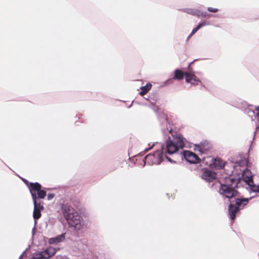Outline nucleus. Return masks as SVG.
I'll return each instance as SVG.
<instances>
[{"mask_svg": "<svg viewBox=\"0 0 259 259\" xmlns=\"http://www.w3.org/2000/svg\"><path fill=\"white\" fill-rule=\"evenodd\" d=\"M63 215L70 228L77 231L81 230L84 228V223L82 218L72 207L64 206L62 208Z\"/></svg>", "mask_w": 259, "mask_h": 259, "instance_id": "nucleus-1", "label": "nucleus"}, {"mask_svg": "<svg viewBox=\"0 0 259 259\" xmlns=\"http://www.w3.org/2000/svg\"><path fill=\"white\" fill-rule=\"evenodd\" d=\"M238 180L232 177H228L225 178L224 184H221L219 189V192L223 196L228 198L235 197L237 194V191L235 188L237 187Z\"/></svg>", "mask_w": 259, "mask_h": 259, "instance_id": "nucleus-2", "label": "nucleus"}, {"mask_svg": "<svg viewBox=\"0 0 259 259\" xmlns=\"http://www.w3.org/2000/svg\"><path fill=\"white\" fill-rule=\"evenodd\" d=\"M184 146V142L182 137H173L166 141V150L168 154H172L177 152L179 149H182Z\"/></svg>", "mask_w": 259, "mask_h": 259, "instance_id": "nucleus-3", "label": "nucleus"}, {"mask_svg": "<svg viewBox=\"0 0 259 259\" xmlns=\"http://www.w3.org/2000/svg\"><path fill=\"white\" fill-rule=\"evenodd\" d=\"M251 198H249V199ZM248 198L236 199L235 205L231 204L229 207V214L232 221L235 218L236 214L248 203Z\"/></svg>", "mask_w": 259, "mask_h": 259, "instance_id": "nucleus-4", "label": "nucleus"}, {"mask_svg": "<svg viewBox=\"0 0 259 259\" xmlns=\"http://www.w3.org/2000/svg\"><path fill=\"white\" fill-rule=\"evenodd\" d=\"M163 160L162 150H156L153 154H149L144 158L145 164L149 165L153 164H159Z\"/></svg>", "mask_w": 259, "mask_h": 259, "instance_id": "nucleus-5", "label": "nucleus"}, {"mask_svg": "<svg viewBox=\"0 0 259 259\" xmlns=\"http://www.w3.org/2000/svg\"><path fill=\"white\" fill-rule=\"evenodd\" d=\"M56 249L50 247L46 250L33 253L31 259H47L56 253Z\"/></svg>", "mask_w": 259, "mask_h": 259, "instance_id": "nucleus-6", "label": "nucleus"}, {"mask_svg": "<svg viewBox=\"0 0 259 259\" xmlns=\"http://www.w3.org/2000/svg\"><path fill=\"white\" fill-rule=\"evenodd\" d=\"M202 160L203 163L210 166L222 168L225 166V163L219 158L207 156L203 157Z\"/></svg>", "mask_w": 259, "mask_h": 259, "instance_id": "nucleus-7", "label": "nucleus"}, {"mask_svg": "<svg viewBox=\"0 0 259 259\" xmlns=\"http://www.w3.org/2000/svg\"><path fill=\"white\" fill-rule=\"evenodd\" d=\"M41 186L38 183H31L30 184L29 190L30 193L33 192L32 193L37 192V195L39 198L43 199L46 196V192L44 190H41Z\"/></svg>", "mask_w": 259, "mask_h": 259, "instance_id": "nucleus-8", "label": "nucleus"}, {"mask_svg": "<svg viewBox=\"0 0 259 259\" xmlns=\"http://www.w3.org/2000/svg\"><path fill=\"white\" fill-rule=\"evenodd\" d=\"M183 155L185 159L190 163H196L200 161L198 156L192 152L184 151Z\"/></svg>", "mask_w": 259, "mask_h": 259, "instance_id": "nucleus-9", "label": "nucleus"}, {"mask_svg": "<svg viewBox=\"0 0 259 259\" xmlns=\"http://www.w3.org/2000/svg\"><path fill=\"white\" fill-rule=\"evenodd\" d=\"M217 174L210 170H204L202 175V178L207 182L212 181L217 178Z\"/></svg>", "mask_w": 259, "mask_h": 259, "instance_id": "nucleus-10", "label": "nucleus"}, {"mask_svg": "<svg viewBox=\"0 0 259 259\" xmlns=\"http://www.w3.org/2000/svg\"><path fill=\"white\" fill-rule=\"evenodd\" d=\"M186 81L192 84H198L200 82L199 79L193 74L186 72Z\"/></svg>", "mask_w": 259, "mask_h": 259, "instance_id": "nucleus-11", "label": "nucleus"}, {"mask_svg": "<svg viewBox=\"0 0 259 259\" xmlns=\"http://www.w3.org/2000/svg\"><path fill=\"white\" fill-rule=\"evenodd\" d=\"M245 178V182L249 186L250 189L253 192H259V185L257 186L254 185L252 177L250 176Z\"/></svg>", "mask_w": 259, "mask_h": 259, "instance_id": "nucleus-12", "label": "nucleus"}, {"mask_svg": "<svg viewBox=\"0 0 259 259\" xmlns=\"http://www.w3.org/2000/svg\"><path fill=\"white\" fill-rule=\"evenodd\" d=\"M66 233H62L56 237L49 239V242L50 244H57L63 241L65 239Z\"/></svg>", "mask_w": 259, "mask_h": 259, "instance_id": "nucleus-13", "label": "nucleus"}, {"mask_svg": "<svg viewBox=\"0 0 259 259\" xmlns=\"http://www.w3.org/2000/svg\"><path fill=\"white\" fill-rule=\"evenodd\" d=\"M31 192V196L33 199V203H34V208L36 207V209L41 210L43 208V206L41 204L40 202L37 203L36 200V196L35 193H32Z\"/></svg>", "mask_w": 259, "mask_h": 259, "instance_id": "nucleus-14", "label": "nucleus"}, {"mask_svg": "<svg viewBox=\"0 0 259 259\" xmlns=\"http://www.w3.org/2000/svg\"><path fill=\"white\" fill-rule=\"evenodd\" d=\"M184 12L186 13L191 14L192 15L196 16L197 17H200V11L198 10L192 9H186L184 10Z\"/></svg>", "mask_w": 259, "mask_h": 259, "instance_id": "nucleus-15", "label": "nucleus"}, {"mask_svg": "<svg viewBox=\"0 0 259 259\" xmlns=\"http://www.w3.org/2000/svg\"><path fill=\"white\" fill-rule=\"evenodd\" d=\"M184 75H185V73H184L182 71L179 69H176L175 71L174 78L179 80L182 79L183 78Z\"/></svg>", "mask_w": 259, "mask_h": 259, "instance_id": "nucleus-16", "label": "nucleus"}, {"mask_svg": "<svg viewBox=\"0 0 259 259\" xmlns=\"http://www.w3.org/2000/svg\"><path fill=\"white\" fill-rule=\"evenodd\" d=\"M152 87L151 84L147 83L145 86L141 87V91L140 93L141 95H144L146 94L148 91H149Z\"/></svg>", "mask_w": 259, "mask_h": 259, "instance_id": "nucleus-17", "label": "nucleus"}, {"mask_svg": "<svg viewBox=\"0 0 259 259\" xmlns=\"http://www.w3.org/2000/svg\"><path fill=\"white\" fill-rule=\"evenodd\" d=\"M33 217L35 221V225L36 223V220L38 219L41 217L40 210L39 209H36V207L34 208Z\"/></svg>", "mask_w": 259, "mask_h": 259, "instance_id": "nucleus-18", "label": "nucleus"}, {"mask_svg": "<svg viewBox=\"0 0 259 259\" xmlns=\"http://www.w3.org/2000/svg\"><path fill=\"white\" fill-rule=\"evenodd\" d=\"M251 176L252 177L251 173L250 171L249 170L246 169V170L243 171V173L242 174V177L243 178L244 180L245 181V177L247 178V177H249Z\"/></svg>", "mask_w": 259, "mask_h": 259, "instance_id": "nucleus-19", "label": "nucleus"}, {"mask_svg": "<svg viewBox=\"0 0 259 259\" xmlns=\"http://www.w3.org/2000/svg\"><path fill=\"white\" fill-rule=\"evenodd\" d=\"M200 28V25H197L195 28H194L191 34L188 36V39H189L194 34H195L199 29Z\"/></svg>", "mask_w": 259, "mask_h": 259, "instance_id": "nucleus-20", "label": "nucleus"}, {"mask_svg": "<svg viewBox=\"0 0 259 259\" xmlns=\"http://www.w3.org/2000/svg\"><path fill=\"white\" fill-rule=\"evenodd\" d=\"M200 16H202L203 17H211L212 15H211V14H208L207 13H203V12H200Z\"/></svg>", "mask_w": 259, "mask_h": 259, "instance_id": "nucleus-21", "label": "nucleus"}, {"mask_svg": "<svg viewBox=\"0 0 259 259\" xmlns=\"http://www.w3.org/2000/svg\"><path fill=\"white\" fill-rule=\"evenodd\" d=\"M207 10L209 12H213V13H215V12H217L218 11V9L212 8H211V7H208L207 8Z\"/></svg>", "mask_w": 259, "mask_h": 259, "instance_id": "nucleus-22", "label": "nucleus"}, {"mask_svg": "<svg viewBox=\"0 0 259 259\" xmlns=\"http://www.w3.org/2000/svg\"><path fill=\"white\" fill-rule=\"evenodd\" d=\"M209 24V22L204 21L202 23H199L198 25L200 26V28L202 26L207 25Z\"/></svg>", "mask_w": 259, "mask_h": 259, "instance_id": "nucleus-23", "label": "nucleus"}, {"mask_svg": "<svg viewBox=\"0 0 259 259\" xmlns=\"http://www.w3.org/2000/svg\"><path fill=\"white\" fill-rule=\"evenodd\" d=\"M162 131H163V133L164 134H166L167 133H170L172 131V128H170L169 129L167 128L166 130L163 129Z\"/></svg>", "mask_w": 259, "mask_h": 259, "instance_id": "nucleus-24", "label": "nucleus"}, {"mask_svg": "<svg viewBox=\"0 0 259 259\" xmlns=\"http://www.w3.org/2000/svg\"><path fill=\"white\" fill-rule=\"evenodd\" d=\"M55 197V195L54 194H49L48 195V199L51 200Z\"/></svg>", "mask_w": 259, "mask_h": 259, "instance_id": "nucleus-25", "label": "nucleus"}, {"mask_svg": "<svg viewBox=\"0 0 259 259\" xmlns=\"http://www.w3.org/2000/svg\"><path fill=\"white\" fill-rule=\"evenodd\" d=\"M35 229H35V227H33V229H32V235H33V236H34V233H35Z\"/></svg>", "mask_w": 259, "mask_h": 259, "instance_id": "nucleus-26", "label": "nucleus"}, {"mask_svg": "<svg viewBox=\"0 0 259 259\" xmlns=\"http://www.w3.org/2000/svg\"><path fill=\"white\" fill-rule=\"evenodd\" d=\"M255 109L257 111V116L259 117V107H256Z\"/></svg>", "mask_w": 259, "mask_h": 259, "instance_id": "nucleus-27", "label": "nucleus"}, {"mask_svg": "<svg viewBox=\"0 0 259 259\" xmlns=\"http://www.w3.org/2000/svg\"><path fill=\"white\" fill-rule=\"evenodd\" d=\"M154 145V144H153L152 146H151L150 147L147 148V149H145L144 151H148V150H150L151 149H152V148L153 147V146Z\"/></svg>", "mask_w": 259, "mask_h": 259, "instance_id": "nucleus-28", "label": "nucleus"}, {"mask_svg": "<svg viewBox=\"0 0 259 259\" xmlns=\"http://www.w3.org/2000/svg\"><path fill=\"white\" fill-rule=\"evenodd\" d=\"M166 159H167L169 161H170V162H172V160H171L170 158H169V157H167V156H166Z\"/></svg>", "mask_w": 259, "mask_h": 259, "instance_id": "nucleus-29", "label": "nucleus"}, {"mask_svg": "<svg viewBox=\"0 0 259 259\" xmlns=\"http://www.w3.org/2000/svg\"><path fill=\"white\" fill-rule=\"evenodd\" d=\"M25 253V251L23 252L22 254L20 256L19 259H21L22 255Z\"/></svg>", "mask_w": 259, "mask_h": 259, "instance_id": "nucleus-30", "label": "nucleus"}, {"mask_svg": "<svg viewBox=\"0 0 259 259\" xmlns=\"http://www.w3.org/2000/svg\"><path fill=\"white\" fill-rule=\"evenodd\" d=\"M164 119H165V123H167V121L166 118V117H165V118H164Z\"/></svg>", "mask_w": 259, "mask_h": 259, "instance_id": "nucleus-31", "label": "nucleus"}, {"mask_svg": "<svg viewBox=\"0 0 259 259\" xmlns=\"http://www.w3.org/2000/svg\"><path fill=\"white\" fill-rule=\"evenodd\" d=\"M169 80H166V83H168V82H169Z\"/></svg>", "mask_w": 259, "mask_h": 259, "instance_id": "nucleus-32", "label": "nucleus"}]
</instances>
